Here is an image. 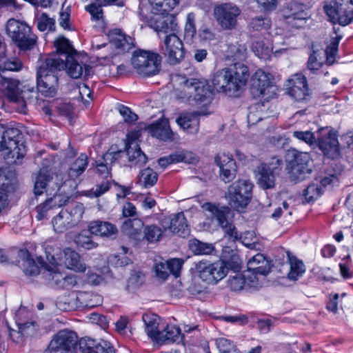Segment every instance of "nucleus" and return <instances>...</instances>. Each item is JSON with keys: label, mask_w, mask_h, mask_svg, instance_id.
<instances>
[{"label": "nucleus", "mask_w": 353, "mask_h": 353, "mask_svg": "<svg viewBox=\"0 0 353 353\" xmlns=\"http://www.w3.org/2000/svg\"><path fill=\"white\" fill-rule=\"evenodd\" d=\"M249 77L248 66L241 63H235L232 68L216 72L212 78V83L217 92L237 97L243 90Z\"/></svg>", "instance_id": "1"}, {"label": "nucleus", "mask_w": 353, "mask_h": 353, "mask_svg": "<svg viewBox=\"0 0 353 353\" xmlns=\"http://www.w3.org/2000/svg\"><path fill=\"white\" fill-rule=\"evenodd\" d=\"M64 61L58 54H48L39 65L37 89L46 97L56 96L59 88V73L64 70Z\"/></svg>", "instance_id": "2"}, {"label": "nucleus", "mask_w": 353, "mask_h": 353, "mask_svg": "<svg viewBox=\"0 0 353 353\" xmlns=\"http://www.w3.org/2000/svg\"><path fill=\"white\" fill-rule=\"evenodd\" d=\"M176 81L178 87L174 92L177 99L188 102L194 101L196 104L204 105L212 101L213 92L205 79L178 76Z\"/></svg>", "instance_id": "3"}, {"label": "nucleus", "mask_w": 353, "mask_h": 353, "mask_svg": "<svg viewBox=\"0 0 353 353\" xmlns=\"http://www.w3.org/2000/svg\"><path fill=\"white\" fill-rule=\"evenodd\" d=\"M44 250L46 261L41 257L39 259V263L44 268L43 276L50 285L61 289L64 276L58 268L62 261L61 249L52 245H45Z\"/></svg>", "instance_id": "4"}, {"label": "nucleus", "mask_w": 353, "mask_h": 353, "mask_svg": "<svg viewBox=\"0 0 353 353\" xmlns=\"http://www.w3.org/2000/svg\"><path fill=\"white\" fill-rule=\"evenodd\" d=\"M6 31L14 43L21 50H30L37 43V37L25 21L10 19L6 23Z\"/></svg>", "instance_id": "5"}, {"label": "nucleus", "mask_w": 353, "mask_h": 353, "mask_svg": "<svg viewBox=\"0 0 353 353\" xmlns=\"http://www.w3.org/2000/svg\"><path fill=\"white\" fill-rule=\"evenodd\" d=\"M288 158L287 169L292 181H303L311 174L312 162L308 153L293 150L288 151Z\"/></svg>", "instance_id": "6"}, {"label": "nucleus", "mask_w": 353, "mask_h": 353, "mask_svg": "<svg viewBox=\"0 0 353 353\" xmlns=\"http://www.w3.org/2000/svg\"><path fill=\"white\" fill-rule=\"evenodd\" d=\"M275 87L271 81V74L257 70L251 79L250 92L253 98L261 100L256 103V108L263 106L275 94Z\"/></svg>", "instance_id": "7"}, {"label": "nucleus", "mask_w": 353, "mask_h": 353, "mask_svg": "<svg viewBox=\"0 0 353 353\" xmlns=\"http://www.w3.org/2000/svg\"><path fill=\"white\" fill-rule=\"evenodd\" d=\"M253 184L249 180L239 179L228 188L226 198L230 205L236 210L245 208L252 197Z\"/></svg>", "instance_id": "8"}, {"label": "nucleus", "mask_w": 353, "mask_h": 353, "mask_svg": "<svg viewBox=\"0 0 353 353\" xmlns=\"http://www.w3.org/2000/svg\"><path fill=\"white\" fill-rule=\"evenodd\" d=\"M131 61L139 74L149 77L159 72L161 57L158 53L139 49L133 52Z\"/></svg>", "instance_id": "9"}, {"label": "nucleus", "mask_w": 353, "mask_h": 353, "mask_svg": "<svg viewBox=\"0 0 353 353\" xmlns=\"http://www.w3.org/2000/svg\"><path fill=\"white\" fill-rule=\"evenodd\" d=\"M203 208L211 213L230 239L233 241L241 240L242 236L238 232L231 219L232 212L229 208L219 207L210 203H205Z\"/></svg>", "instance_id": "10"}, {"label": "nucleus", "mask_w": 353, "mask_h": 353, "mask_svg": "<svg viewBox=\"0 0 353 353\" xmlns=\"http://www.w3.org/2000/svg\"><path fill=\"white\" fill-rule=\"evenodd\" d=\"M63 183V176L61 173L52 172L50 170L41 169L37 174L34 185V195H41L45 192H50L57 196V192Z\"/></svg>", "instance_id": "11"}, {"label": "nucleus", "mask_w": 353, "mask_h": 353, "mask_svg": "<svg viewBox=\"0 0 353 353\" xmlns=\"http://www.w3.org/2000/svg\"><path fill=\"white\" fill-rule=\"evenodd\" d=\"M324 10L334 23L345 26L353 21V0H335L333 4L325 6Z\"/></svg>", "instance_id": "12"}, {"label": "nucleus", "mask_w": 353, "mask_h": 353, "mask_svg": "<svg viewBox=\"0 0 353 353\" xmlns=\"http://www.w3.org/2000/svg\"><path fill=\"white\" fill-rule=\"evenodd\" d=\"M241 13L240 8L232 3H223L214 8V18L219 26L225 30L236 28Z\"/></svg>", "instance_id": "13"}, {"label": "nucleus", "mask_w": 353, "mask_h": 353, "mask_svg": "<svg viewBox=\"0 0 353 353\" xmlns=\"http://www.w3.org/2000/svg\"><path fill=\"white\" fill-rule=\"evenodd\" d=\"M194 271L198 277L209 284L216 283L228 273L227 268L220 261L211 263L208 261H200L195 264Z\"/></svg>", "instance_id": "14"}, {"label": "nucleus", "mask_w": 353, "mask_h": 353, "mask_svg": "<svg viewBox=\"0 0 353 353\" xmlns=\"http://www.w3.org/2000/svg\"><path fill=\"white\" fill-rule=\"evenodd\" d=\"M19 130L0 125V151L8 150L12 158L19 159L24 156L23 144L19 145Z\"/></svg>", "instance_id": "15"}, {"label": "nucleus", "mask_w": 353, "mask_h": 353, "mask_svg": "<svg viewBox=\"0 0 353 353\" xmlns=\"http://www.w3.org/2000/svg\"><path fill=\"white\" fill-rule=\"evenodd\" d=\"M77 343L75 332L62 330L53 336L46 351L50 353H72Z\"/></svg>", "instance_id": "16"}, {"label": "nucleus", "mask_w": 353, "mask_h": 353, "mask_svg": "<svg viewBox=\"0 0 353 353\" xmlns=\"http://www.w3.org/2000/svg\"><path fill=\"white\" fill-rule=\"evenodd\" d=\"M161 52L171 65L179 63L184 57L185 50L181 40L176 34L171 33L167 35L161 46Z\"/></svg>", "instance_id": "17"}, {"label": "nucleus", "mask_w": 353, "mask_h": 353, "mask_svg": "<svg viewBox=\"0 0 353 353\" xmlns=\"http://www.w3.org/2000/svg\"><path fill=\"white\" fill-rule=\"evenodd\" d=\"M183 264V261L179 259H172L168 261L163 259H154L153 270L156 276L164 281L170 274L175 277L179 276Z\"/></svg>", "instance_id": "18"}, {"label": "nucleus", "mask_w": 353, "mask_h": 353, "mask_svg": "<svg viewBox=\"0 0 353 353\" xmlns=\"http://www.w3.org/2000/svg\"><path fill=\"white\" fill-rule=\"evenodd\" d=\"M274 160L278 166L271 168L270 165L262 163L257 168V184L263 190L273 189L275 186L276 174L281 169L279 167L281 165L282 161L277 158H273Z\"/></svg>", "instance_id": "19"}, {"label": "nucleus", "mask_w": 353, "mask_h": 353, "mask_svg": "<svg viewBox=\"0 0 353 353\" xmlns=\"http://www.w3.org/2000/svg\"><path fill=\"white\" fill-rule=\"evenodd\" d=\"M316 144L325 155L336 153L339 150L336 134L328 128H323L316 132Z\"/></svg>", "instance_id": "20"}, {"label": "nucleus", "mask_w": 353, "mask_h": 353, "mask_svg": "<svg viewBox=\"0 0 353 353\" xmlns=\"http://www.w3.org/2000/svg\"><path fill=\"white\" fill-rule=\"evenodd\" d=\"M77 345L79 353H115L113 346L109 342L98 343L89 337L80 339Z\"/></svg>", "instance_id": "21"}, {"label": "nucleus", "mask_w": 353, "mask_h": 353, "mask_svg": "<svg viewBox=\"0 0 353 353\" xmlns=\"http://www.w3.org/2000/svg\"><path fill=\"white\" fill-rule=\"evenodd\" d=\"M161 225L165 231L169 230L179 236L184 237L189 234L186 219L183 212L164 218L161 221Z\"/></svg>", "instance_id": "22"}, {"label": "nucleus", "mask_w": 353, "mask_h": 353, "mask_svg": "<svg viewBox=\"0 0 353 353\" xmlns=\"http://www.w3.org/2000/svg\"><path fill=\"white\" fill-rule=\"evenodd\" d=\"M157 15L150 21V26L156 32L170 34L171 33H176L178 31V22L174 15Z\"/></svg>", "instance_id": "23"}, {"label": "nucleus", "mask_w": 353, "mask_h": 353, "mask_svg": "<svg viewBox=\"0 0 353 353\" xmlns=\"http://www.w3.org/2000/svg\"><path fill=\"white\" fill-rule=\"evenodd\" d=\"M288 82L290 87L288 88V92L295 100H304L309 95L307 82L304 75L295 74Z\"/></svg>", "instance_id": "24"}, {"label": "nucleus", "mask_w": 353, "mask_h": 353, "mask_svg": "<svg viewBox=\"0 0 353 353\" xmlns=\"http://www.w3.org/2000/svg\"><path fill=\"white\" fill-rule=\"evenodd\" d=\"M270 270V263L262 254L252 256L248 262V270L252 277L258 283V275L266 276Z\"/></svg>", "instance_id": "25"}, {"label": "nucleus", "mask_w": 353, "mask_h": 353, "mask_svg": "<svg viewBox=\"0 0 353 353\" xmlns=\"http://www.w3.org/2000/svg\"><path fill=\"white\" fill-rule=\"evenodd\" d=\"M207 114L203 111L182 113L176 119V123L184 130L194 134L199 131V117Z\"/></svg>", "instance_id": "26"}, {"label": "nucleus", "mask_w": 353, "mask_h": 353, "mask_svg": "<svg viewBox=\"0 0 353 353\" xmlns=\"http://www.w3.org/2000/svg\"><path fill=\"white\" fill-rule=\"evenodd\" d=\"M64 69L67 70L68 74L73 79L84 78L90 76L92 67L88 65L80 63L73 56H65Z\"/></svg>", "instance_id": "27"}, {"label": "nucleus", "mask_w": 353, "mask_h": 353, "mask_svg": "<svg viewBox=\"0 0 353 353\" xmlns=\"http://www.w3.org/2000/svg\"><path fill=\"white\" fill-rule=\"evenodd\" d=\"M151 135L163 141L174 140V134L170 129L169 121L166 119H159L148 127Z\"/></svg>", "instance_id": "28"}, {"label": "nucleus", "mask_w": 353, "mask_h": 353, "mask_svg": "<svg viewBox=\"0 0 353 353\" xmlns=\"http://www.w3.org/2000/svg\"><path fill=\"white\" fill-rule=\"evenodd\" d=\"M88 228L92 234L101 237L112 238L118 233L117 227L107 221H93L88 224Z\"/></svg>", "instance_id": "29"}, {"label": "nucleus", "mask_w": 353, "mask_h": 353, "mask_svg": "<svg viewBox=\"0 0 353 353\" xmlns=\"http://www.w3.org/2000/svg\"><path fill=\"white\" fill-rule=\"evenodd\" d=\"M19 85L20 82L17 79L1 77L0 90L10 102L15 103L16 100H18V96L21 90Z\"/></svg>", "instance_id": "30"}, {"label": "nucleus", "mask_w": 353, "mask_h": 353, "mask_svg": "<svg viewBox=\"0 0 353 353\" xmlns=\"http://www.w3.org/2000/svg\"><path fill=\"white\" fill-rule=\"evenodd\" d=\"M258 283L246 271L243 274H235L230 276L228 280V285L232 291H240L245 287H255Z\"/></svg>", "instance_id": "31"}, {"label": "nucleus", "mask_w": 353, "mask_h": 353, "mask_svg": "<svg viewBox=\"0 0 353 353\" xmlns=\"http://www.w3.org/2000/svg\"><path fill=\"white\" fill-rule=\"evenodd\" d=\"M61 257L64 256L65 267L75 272H83L86 269V265L81 259L80 255L70 248H65L63 253L61 251Z\"/></svg>", "instance_id": "32"}, {"label": "nucleus", "mask_w": 353, "mask_h": 353, "mask_svg": "<svg viewBox=\"0 0 353 353\" xmlns=\"http://www.w3.org/2000/svg\"><path fill=\"white\" fill-rule=\"evenodd\" d=\"M110 46L116 54H123L134 47V39L119 30L116 36L112 38Z\"/></svg>", "instance_id": "33"}, {"label": "nucleus", "mask_w": 353, "mask_h": 353, "mask_svg": "<svg viewBox=\"0 0 353 353\" xmlns=\"http://www.w3.org/2000/svg\"><path fill=\"white\" fill-rule=\"evenodd\" d=\"M197 161L196 157L188 152H175L168 157H161L159 159V165L162 168H166L171 163L185 162L187 163H194Z\"/></svg>", "instance_id": "34"}, {"label": "nucleus", "mask_w": 353, "mask_h": 353, "mask_svg": "<svg viewBox=\"0 0 353 353\" xmlns=\"http://www.w3.org/2000/svg\"><path fill=\"white\" fill-rule=\"evenodd\" d=\"M307 14L304 10V5L297 2H290L283 10V17L288 23L294 20H303Z\"/></svg>", "instance_id": "35"}, {"label": "nucleus", "mask_w": 353, "mask_h": 353, "mask_svg": "<svg viewBox=\"0 0 353 353\" xmlns=\"http://www.w3.org/2000/svg\"><path fill=\"white\" fill-rule=\"evenodd\" d=\"M182 337L179 327L174 325H168L162 331L159 332L154 341L169 343L179 342Z\"/></svg>", "instance_id": "36"}, {"label": "nucleus", "mask_w": 353, "mask_h": 353, "mask_svg": "<svg viewBox=\"0 0 353 353\" xmlns=\"http://www.w3.org/2000/svg\"><path fill=\"white\" fill-rule=\"evenodd\" d=\"M143 223L141 219H128L124 221L121 227L122 232L129 238L139 240L142 238L141 229Z\"/></svg>", "instance_id": "37"}, {"label": "nucleus", "mask_w": 353, "mask_h": 353, "mask_svg": "<svg viewBox=\"0 0 353 353\" xmlns=\"http://www.w3.org/2000/svg\"><path fill=\"white\" fill-rule=\"evenodd\" d=\"M128 161L132 165L142 166L147 163L148 158L137 143H132L126 149Z\"/></svg>", "instance_id": "38"}, {"label": "nucleus", "mask_w": 353, "mask_h": 353, "mask_svg": "<svg viewBox=\"0 0 353 353\" xmlns=\"http://www.w3.org/2000/svg\"><path fill=\"white\" fill-rule=\"evenodd\" d=\"M287 256L290 265V271L288 273V278L290 280L296 281L305 272V267L302 261L299 260L290 252H287Z\"/></svg>", "instance_id": "39"}, {"label": "nucleus", "mask_w": 353, "mask_h": 353, "mask_svg": "<svg viewBox=\"0 0 353 353\" xmlns=\"http://www.w3.org/2000/svg\"><path fill=\"white\" fill-rule=\"evenodd\" d=\"M18 257L21 260V266L26 274L29 276L37 275L39 273V266L31 258L28 250H21L18 252Z\"/></svg>", "instance_id": "40"}, {"label": "nucleus", "mask_w": 353, "mask_h": 353, "mask_svg": "<svg viewBox=\"0 0 353 353\" xmlns=\"http://www.w3.org/2000/svg\"><path fill=\"white\" fill-rule=\"evenodd\" d=\"M188 248L194 255H210L215 251L214 244L203 242L196 239L188 241Z\"/></svg>", "instance_id": "41"}, {"label": "nucleus", "mask_w": 353, "mask_h": 353, "mask_svg": "<svg viewBox=\"0 0 353 353\" xmlns=\"http://www.w3.org/2000/svg\"><path fill=\"white\" fill-rule=\"evenodd\" d=\"M88 165V156L85 154H81L79 157L75 159L68 169V176L71 179H76L85 170Z\"/></svg>", "instance_id": "42"}, {"label": "nucleus", "mask_w": 353, "mask_h": 353, "mask_svg": "<svg viewBox=\"0 0 353 353\" xmlns=\"http://www.w3.org/2000/svg\"><path fill=\"white\" fill-rule=\"evenodd\" d=\"M158 176V174L148 167L140 171L137 176V183L143 188H148L157 183Z\"/></svg>", "instance_id": "43"}, {"label": "nucleus", "mask_w": 353, "mask_h": 353, "mask_svg": "<svg viewBox=\"0 0 353 353\" xmlns=\"http://www.w3.org/2000/svg\"><path fill=\"white\" fill-rule=\"evenodd\" d=\"M52 224L54 232L57 233H63L75 227L68 219L67 211L62 210L52 219Z\"/></svg>", "instance_id": "44"}, {"label": "nucleus", "mask_w": 353, "mask_h": 353, "mask_svg": "<svg viewBox=\"0 0 353 353\" xmlns=\"http://www.w3.org/2000/svg\"><path fill=\"white\" fill-rule=\"evenodd\" d=\"M158 316L153 313H145L142 316V320L145 324V332L153 341L157 339L159 332L158 330Z\"/></svg>", "instance_id": "45"}, {"label": "nucleus", "mask_w": 353, "mask_h": 353, "mask_svg": "<svg viewBox=\"0 0 353 353\" xmlns=\"http://www.w3.org/2000/svg\"><path fill=\"white\" fill-rule=\"evenodd\" d=\"M152 12L156 14H164L172 11L179 0H149Z\"/></svg>", "instance_id": "46"}, {"label": "nucleus", "mask_w": 353, "mask_h": 353, "mask_svg": "<svg viewBox=\"0 0 353 353\" xmlns=\"http://www.w3.org/2000/svg\"><path fill=\"white\" fill-rule=\"evenodd\" d=\"M62 210L67 211L68 219L74 226L81 221L84 213V207L82 203L74 202L68 205Z\"/></svg>", "instance_id": "47"}, {"label": "nucleus", "mask_w": 353, "mask_h": 353, "mask_svg": "<svg viewBox=\"0 0 353 353\" xmlns=\"http://www.w3.org/2000/svg\"><path fill=\"white\" fill-rule=\"evenodd\" d=\"M196 34L195 15L193 12H190L187 15L184 26L183 40L185 43L192 44L194 42Z\"/></svg>", "instance_id": "48"}, {"label": "nucleus", "mask_w": 353, "mask_h": 353, "mask_svg": "<svg viewBox=\"0 0 353 353\" xmlns=\"http://www.w3.org/2000/svg\"><path fill=\"white\" fill-rule=\"evenodd\" d=\"M143 232L142 239L148 243L158 242L163 236V230L155 224L144 226Z\"/></svg>", "instance_id": "49"}, {"label": "nucleus", "mask_w": 353, "mask_h": 353, "mask_svg": "<svg viewBox=\"0 0 353 353\" xmlns=\"http://www.w3.org/2000/svg\"><path fill=\"white\" fill-rule=\"evenodd\" d=\"M22 68V63L18 59L8 57L5 53L0 54V71H19Z\"/></svg>", "instance_id": "50"}, {"label": "nucleus", "mask_w": 353, "mask_h": 353, "mask_svg": "<svg viewBox=\"0 0 353 353\" xmlns=\"http://www.w3.org/2000/svg\"><path fill=\"white\" fill-rule=\"evenodd\" d=\"M54 46L57 52L52 54H58L63 59H65V56H72L74 51L70 41L63 37H60L54 41Z\"/></svg>", "instance_id": "51"}, {"label": "nucleus", "mask_w": 353, "mask_h": 353, "mask_svg": "<svg viewBox=\"0 0 353 353\" xmlns=\"http://www.w3.org/2000/svg\"><path fill=\"white\" fill-rule=\"evenodd\" d=\"M89 229L88 230H82L76 235L74 242L77 246L85 250H92L98 246V243L94 242L90 235Z\"/></svg>", "instance_id": "52"}, {"label": "nucleus", "mask_w": 353, "mask_h": 353, "mask_svg": "<svg viewBox=\"0 0 353 353\" xmlns=\"http://www.w3.org/2000/svg\"><path fill=\"white\" fill-rule=\"evenodd\" d=\"M36 93L33 90L25 89L21 90L19 96L18 100H16L15 103L18 105L19 111L21 112H25L26 109L27 103H30L33 101L36 97Z\"/></svg>", "instance_id": "53"}, {"label": "nucleus", "mask_w": 353, "mask_h": 353, "mask_svg": "<svg viewBox=\"0 0 353 353\" xmlns=\"http://www.w3.org/2000/svg\"><path fill=\"white\" fill-rule=\"evenodd\" d=\"M246 47L244 44L236 43L229 46L227 56L232 61H243L246 56Z\"/></svg>", "instance_id": "54"}, {"label": "nucleus", "mask_w": 353, "mask_h": 353, "mask_svg": "<svg viewBox=\"0 0 353 353\" xmlns=\"http://www.w3.org/2000/svg\"><path fill=\"white\" fill-rule=\"evenodd\" d=\"M250 29L254 32H261L268 30L271 26V20L265 16H257L252 19Z\"/></svg>", "instance_id": "55"}, {"label": "nucleus", "mask_w": 353, "mask_h": 353, "mask_svg": "<svg viewBox=\"0 0 353 353\" xmlns=\"http://www.w3.org/2000/svg\"><path fill=\"white\" fill-rule=\"evenodd\" d=\"M37 28L41 31H54L55 20L50 17L46 13H41L36 19Z\"/></svg>", "instance_id": "56"}, {"label": "nucleus", "mask_w": 353, "mask_h": 353, "mask_svg": "<svg viewBox=\"0 0 353 353\" xmlns=\"http://www.w3.org/2000/svg\"><path fill=\"white\" fill-rule=\"evenodd\" d=\"M83 307L92 308L100 304L101 299L97 295L90 293L82 292L77 296Z\"/></svg>", "instance_id": "57"}, {"label": "nucleus", "mask_w": 353, "mask_h": 353, "mask_svg": "<svg viewBox=\"0 0 353 353\" xmlns=\"http://www.w3.org/2000/svg\"><path fill=\"white\" fill-rule=\"evenodd\" d=\"M236 172V162L231 161L230 163L220 168V178L225 183H228L235 178Z\"/></svg>", "instance_id": "58"}, {"label": "nucleus", "mask_w": 353, "mask_h": 353, "mask_svg": "<svg viewBox=\"0 0 353 353\" xmlns=\"http://www.w3.org/2000/svg\"><path fill=\"white\" fill-rule=\"evenodd\" d=\"M252 49L260 59H266L270 54L272 49L266 46L263 41L256 40L252 42Z\"/></svg>", "instance_id": "59"}, {"label": "nucleus", "mask_w": 353, "mask_h": 353, "mask_svg": "<svg viewBox=\"0 0 353 353\" xmlns=\"http://www.w3.org/2000/svg\"><path fill=\"white\" fill-rule=\"evenodd\" d=\"M292 136L310 146L316 145V134L310 130H294L292 132Z\"/></svg>", "instance_id": "60"}, {"label": "nucleus", "mask_w": 353, "mask_h": 353, "mask_svg": "<svg viewBox=\"0 0 353 353\" xmlns=\"http://www.w3.org/2000/svg\"><path fill=\"white\" fill-rule=\"evenodd\" d=\"M322 194V188L317 184H310L303 191V196L307 202H311L318 199Z\"/></svg>", "instance_id": "61"}, {"label": "nucleus", "mask_w": 353, "mask_h": 353, "mask_svg": "<svg viewBox=\"0 0 353 353\" xmlns=\"http://www.w3.org/2000/svg\"><path fill=\"white\" fill-rule=\"evenodd\" d=\"M319 52V50H313L309 57L307 63V70L312 74H316V71L323 65V62L318 59Z\"/></svg>", "instance_id": "62"}, {"label": "nucleus", "mask_w": 353, "mask_h": 353, "mask_svg": "<svg viewBox=\"0 0 353 353\" xmlns=\"http://www.w3.org/2000/svg\"><path fill=\"white\" fill-rule=\"evenodd\" d=\"M114 158V155L112 153H107L103 156L104 162L97 163V172L104 178H107L110 174V169L108 166V161L112 163Z\"/></svg>", "instance_id": "63"}, {"label": "nucleus", "mask_w": 353, "mask_h": 353, "mask_svg": "<svg viewBox=\"0 0 353 353\" xmlns=\"http://www.w3.org/2000/svg\"><path fill=\"white\" fill-rule=\"evenodd\" d=\"M57 196H54V198L48 199L44 203L37 206L36 212L37 213L36 218L38 220H41L46 218L47 212L55 205L54 200H56Z\"/></svg>", "instance_id": "64"}]
</instances>
